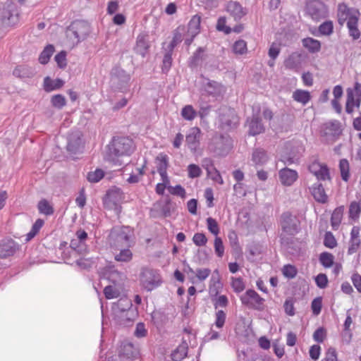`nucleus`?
<instances>
[{
    "label": "nucleus",
    "instance_id": "nucleus-61",
    "mask_svg": "<svg viewBox=\"0 0 361 361\" xmlns=\"http://www.w3.org/2000/svg\"><path fill=\"white\" fill-rule=\"evenodd\" d=\"M55 61L57 63V65L61 68H64L66 65V53L64 51H62L57 54L54 57Z\"/></svg>",
    "mask_w": 361,
    "mask_h": 361
},
{
    "label": "nucleus",
    "instance_id": "nucleus-28",
    "mask_svg": "<svg viewBox=\"0 0 361 361\" xmlns=\"http://www.w3.org/2000/svg\"><path fill=\"white\" fill-rule=\"evenodd\" d=\"M64 85V81L60 78L52 80L50 77L47 76L44 79V90L47 92H50L55 90L61 88Z\"/></svg>",
    "mask_w": 361,
    "mask_h": 361
},
{
    "label": "nucleus",
    "instance_id": "nucleus-1",
    "mask_svg": "<svg viewBox=\"0 0 361 361\" xmlns=\"http://www.w3.org/2000/svg\"><path fill=\"white\" fill-rule=\"evenodd\" d=\"M106 159L114 165L121 166L123 165L121 158L124 156L130 155L135 146L132 139L127 137H114L107 146Z\"/></svg>",
    "mask_w": 361,
    "mask_h": 361
},
{
    "label": "nucleus",
    "instance_id": "nucleus-41",
    "mask_svg": "<svg viewBox=\"0 0 361 361\" xmlns=\"http://www.w3.org/2000/svg\"><path fill=\"white\" fill-rule=\"evenodd\" d=\"M206 170L208 176H209L212 180L219 183L220 185L224 184V180L219 171L215 167H214L212 164L210 166H207Z\"/></svg>",
    "mask_w": 361,
    "mask_h": 361
},
{
    "label": "nucleus",
    "instance_id": "nucleus-49",
    "mask_svg": "<svg viewBox=\"0 0 361 361\" xmlns=\"http://www.w3.org/2000/svg\"><path fill=\"white\" fill-rule=\"evenodd\" d=\"M51 103L57 109H62L66 104V98L62 94H58L51 97Z\"/></svg>",
    "mask_w": 361,
    "mask_h": 361
},
{
    "label": "nucleus",
    "instance_id": "nucleus-23",
    "mask_svg": "<svg viewBox=\"0 0 361 361\" xmlns=\"http://www.w3.org/2000/svg\"><path fill=\"white\" fill-rule=\"evenodd\" d=\"M227 11L235 20H240L246 14L242 6L237 1L228 2L227 4Z\"/></svg>",
    "mask_w": 361,
    "mask_h": 361
},
{
    "label": "nucleus",
    "instance_id": "nucleus-10",
    "mask_svg": "<svg viewBox=\"0 0 361 361\" xmlns=\"http://www.w3.org/2000/svg\"><path fill=\"white\" fill-rule=\"evenodd\" d=\"M130 76L126 72L120 68H114L111 73V83L113 87L123 91L127 87Z\"/></svg>",
    "mask_w": 361,
    "mask_h": 361
},
{
    "label": "nucleus",
    "instance_id": "nucleus-47",
    "mask_svg": "<svg viewBox=\"0 0 361 361\" xmlns=\"http://www.w3.org/2000/svg\"><path fill=\"white\" fill-rule=\"evenodd\" d=\"M361 212V204L355 201L352 202L349 207V217L352 219H357Z\"/></svg>",
    "mask_w": 361,
    "mask_h": 361
},
{
    "label": "nucleus",
    "instance_id": "nucleus-64",
    "mask_svg": "<svg viewBox=\"0 0 361 361\" xmlns=\"http://www.w3.org/2000/svg\"><path fill=\"white\" fill-rule=\"evenodd\" d=\"M211 274V270L208 268L197 269L195 271V277L200 281H204Z\"/></svg>",
    "mask_w": 361,
    "mask_h": 361
},
{
    "label": "nucleus",
    "instance_id": "nucleus-34",
    "mask_svg": "<svg viewBox=\"0 0 361 361\" xmlns=\"http://www.w3.org/2000/svg\"><path fill=\"white\" fill-rule=\"evenodd\" d=\"M200 23L201 18L197 15L194 16L190 20L188 25V32L190 33L192 37H194L199 33L200 28Z\"/></svg>",
    "mask_w": 361,
    "mask_h": 361
},
{
    "label": "nucleus",
    "instance_id": "nucleus-50",
    "mask_svg": "<svg viewBox=\"0 0 361 361\" xmlns=\"http://www.w3.org/2000/svg\"><path fill=\"white\" fill-rule=\"evenodd\" d=\"M207 228L211 233L217 236L220 232L219 226L216 219L212 217H208L207 219Z\"/></svg>",
    "mask_w": 361,
    "mask_h": 361
},
{
    "label": "nucleus",
    "instance_id": "nucleus-26",
    "mask_svg": "<svg viewBox=\"0 0 361 361\" xmlns=\"http://www.w3.org/2000/svg\"><path fill=\"white\" fill-rule=\"evenodd\" d=\"M269 159L267 152L262 148H257L253 150L252 154V161L255 166L265 164Z\"/></svg>",
    "mask_w": 361,
    "mask_h": 361
},
{
    "label": "nucleus",
    "instance_id": "nucleus-3",
    "mask_svg": "<svg viewBox=\"0 0 361 361\" xmlns=\"http://www.w3.org/2000/svg\"><path fill=\"white\" fill-rule=\"evenodd\" d=\"M130 237L131 231L128 227H114L109 234L111 246L116 248L129 247Z\"/></svg>",
    "mask_w": 361,
    "mask_h": 361
},
{
    "label": "nucleus",
    "instance_id": "nucleus-21",
    "mask_svg": "<svg viewBox=\"0 0 361 361\" xmlns=\"http://www.w3.org/2000/svg\"><path fill=\"white\" fill-rule=\"evenodd\" d=\"M310 190L317 202L322 204H324L327 202L328 196L325 192V190L322 183L319 182L315 183L312 185Z\"/></svg>",
    "mask_w": 361,
    "mask_h": 361
},
{
    "label": "nucleus",
    "instance_id": "nucleus-44",
    "mask_svg": "<svg viewBox=\"0 0 361 361\" xmlns=\"http://www.w3.org/2000/svg\"><path fill=\"white\" fill-rule=\"evenodd\" d=\"M339 169L341 171V176L342 179L347 182L349 180L350 178V173H349V163L347 159H343L340 161L339 163Z\"/></svg>",
    "mask_w": 361,
    "mask_h": 361
},
{
    "label": "nucleus",
    "instance_id": "nucleus-2",
    "mask_svg": "<svg viewBox=\"0 0 361 361\" xmlns=\"http://www.w3.org/2000/svg\"><path fill=\"white\" fill-rule=\"evenodd\" d=\"M20 11L12 1H6L0 4V27H13L19 21Z\"/></svg>",
    "mask_w": 361,
    "mask_h": 361
},
{
    "label": "nucleus",
    "instance_id": "nucleus-7",
    "mask_svg": "<svg viewBox=\"0 0 361 361\" xmlns=\"http://www.w3.org/2000/svg\"><path fill=\"white\" fill-rule=\"evenodd\" d=\"M240 300L243 305L258 311H262L264 309V299L252 289L247 290L242 295Z\"/></svg>",
    "mask_w": 361,
    "mask_h": 361
},
{
    "label": "nucleus",
    "instance_id": "nucleus-35",
    "mask_svg": "<svg viewBox=\"0 0 361 361\" xmlns=\"http://www.w3.org/2000/svg\"><path fill=\"white\" fill-rule=\"evenodd\" d=\"M157 169L158 173L167 171L169 166V157L166 154H160L156 158Z\"/></svg>",
    "mask_w": 361,
    "mask_h": 361
},
{
    "label": "nucleus",
    "instance_id": "nucleus-8",
    "mask_svg": "<svg viewBox=\"0 0 361 361\" xmlns=\"http://www.w3.org/2000/svg\"><path fill=\"white\" fill-rule=\"evenodd\" d=\"M307 13L317 21L324 19L328 16L326 6L319 0H312L307 4Z\"/></svg>",
    "mask_w": 361,
    "mask_h": 361
},
{
    "label": "nucleus",
    "instance_id": "nucleus-45",
    "mask_svg": "<svg viewBox=\"0 0 361 361\" xmlns=\"http://www.w3.org/2000/svg\"><path fill=\"white\" fill-rule=\"evenodd\" d=\"M182 117L187 121H192L197 116V112L191 105H186L181 110Z\"/></svg>",
    "mask_w": 361,
    "mask_h": 361
},
{
    "label": "nucleus",
    "instance_id": "nucleus-32",
    "mask_svg": "<svg viewBox=\"0 0 361 361\" xmlns=\"http://www.w3.org/2000/svg\"><path fill=\"white\" fill-rule=\"evenodd\" d=\"M120 354L126 358H133L137 356L138 351L133 343H125L121 347Z\"/></svg>",
    "mask_w": 361,
    "mask_h": 361
},
{
    "label": "nucleus",
    "instance_id": "nucleus-51",
    "mask_svg": "<svg viewBox=\"0 0 361 361\" xmlns=\"http://www.w3.org/2000/svg\"><path fill=\"white\" fill-rule=\"evenodd\" d=\"M233 50L237 54H245L247 50L246 42L243 39L236 41L233 46Z\"/></svg>",
    "mask_w": 361,
    "mask_h": 361
},
{
    "label": "nucleus",
    "instance_id": "nucleus-53",
    "mask_svg": "<svg viewBox=\"0 0 361 361\" xmlns=\"http://www.w3.org/2000/svg\"><path fill=\"white\" fill-rule=\"evenodd\" d=\"M322 307V298L317 297L314 298L311 303V308L314 315H319Z\"/></svg>",
    "mask_w": 361,
    "mask_h": 361
},
{
    "label": "nucleus",
    "instance_id": "nucleus-22",
    "mask_svg": "<svg viewBox=\"0 0 361 361\" xmlns=\"http://www.w3.org/2000/svg\"><path fill=\"white\" fill-rule=\"evenodd\" d=\"M249 122V135H256L264 131L261 118L258 116H253Z\"/></svg>",
    "mask_w": 361,
    "mask_h": 361
},
{
    "label": "nucleus",
    "instance_id": "nucleus-4",
    "mask_svg": "<svg viewBox=\"0 0 361 361\" xmlns=\"http://www.w3.org/2000/svg\"><path fill=\"white\" fill-rule=\"evenodd\" d=\"M140 281L141 286L147 291L152 290L162 283L159 271L148 267L142 268Z\"/></svg>",
    "mask_w": 361,
    "mask_h": 361
},
{
    "label": "nucleus",
    "instance_id": "nucleus-9",
    "mask_svg": "<svg viewBox=\"0 0 361 361\" xmlns=\"http://www.w3.org/2000/svg\"><path fill=\"white\" fill-rule=\"evenodd\" d=\"M104 276L115 286L122 287L126 279V275L117 270L114 264H109L103 269Z\"/></svg>",
    "mask_w": 361,
    "mask_h": 361
},
{
    "label": "nucleus",
    "instance_id": "nucleus-14",
    "mask_svg": "<svg viewBox=\"0 0 361 361\" xmlns=\"http://www.w3.org/2000/svg\"><path fill=\"white\" fill-rule=\"evenodd\" d=\"M83 147L82 134L80 132L72 133L68 135L67 150L73 154H76L80 151Z\"/></svg>",
    "mask_w": 361,
    "mask_h": 361
},
{
    "label": "nucleus",
    "instance_id": "nucleus-31",
    "mask_svg": "<svg viewBox=\"0 0 361 361\" xmlns=\"http://www.w3.org/2000/svg\"><path fill=\"white\" fill-rule=\"evenodd\" d=\"M117 249L119 250V252L114 256L116 261L128 263L133 259V255L129 248L120 247Z\"/></svg>",
    "mask_w": 361,
    "mask_h": 361
},
{
    "label": "nucleus",
    "instance_id": "nucleus-42",
    "mask_svg": "<svg viewBox=\"0 0 361 361\" xmlns=\"http://www.w3.org/2000/svg\"><path fill=\"white\" fill-rule=\"evenodd\" d=\"M319 262L325 268H329L334 264V256L331 253L324 252L319 255Z\"/></svg>",
    "mask_w": 361,
    "mask_h": 361
},
{
    "label": "nucleus",
    "instance_id": "nucleus-40",
    "mask_svg": "<svg viewBox=\"0 0 361 361\" xmlns=\"http://www.w3.org/2000/svg\"><path fill=\"white\" fill-rule=\"evenodd\" d=\"M37 208L39 213L45 214L47 216H49L53 214L54 208L50 205L49 202L45 200H41L37 204Z\"/></svg>",
    "mask_w": 361,
    "mask_h": 361
},
{
    "label": "nucleus",
    "instance_id": "nucleus-18",
    "mask_svg": "<svg viewBox=\"0 0 361 361\" xmlns=\"http://www.w3.org/2000/svg\"><path fill=\"white\" fill-rule=\"evenodd\" d=\"M279 179L284 185H291L298 178V173L295 170L283 168L279 171Z\"/></svg>",
    "mask_w": 361,
    "mask_h": 361
},
{
    "label": "nucleus",
    "instance_id": "nucleus-11",
    "mask_svg": "<svg viewBox=\"0 0 361 361\" xmlns=\"http://www.w3.org/2000/svg\"><path fill=\"white\" fill-rule=\"evenodd\" d=\"M308 169L318 180H331V178L329 167L325 164H322L317 159H314L310 164Z\"/></svg>",
    "mask_w": 361,
    "mask_h": 361
},
{
    "label": "nucleus",
    "instance_id": "nucleus-20",
    "mask_svg": "<svg viewBox=\"0 0 361 361\" xmlns=\"http://www.w3.org/2000/svg\"><path fill=\"white\" fill-rule=\"evenodd\" d=\"M207 54L206 50L203 47H199L195 52L193 53L188 60V66L190 68H196L201 66L207 59Z\"/></svg>",
    "mask_w": 361,
    "mask_h": 361
},
{
    "label": "nucleus",
    "instance_id": "nucleus-62",
    "mask_svg": "<svg viewBox=\"0 0 361 361\" xmlns=\"http://www.w3.org/2000/svg\"><path fill=\"white\" fill-rule=\"evenodd\" d=\"M326 336V329L323 327L318 328L313 334V338L318 343H322Z\"/></svg>",
    "mask_w": 361,
    "mask_h": 361
},
{
    "label": "nucleus",
    "instance_id": "nucleus-30",
    "mask_svg": "<svg viewBox=\"0 0 361 361\" xmlns=\"http://www.w3.org/2000/svg\"><path fill=\"white\" fill-rule=\"evenodd\" d=\"M343 206L338 207L334 210L331 216V224L334 230L338 229L340 226L343 218Z\"/></svg>",
    "mask_w": 361,
    "mask_h": 361
},
{
    "label": "nucleus",
    "instance_id": "nucleus-39",
    "mask_svg": "<svg viewBox=\"0 0 361 361\" xmlns=\"http://www.w3.org/2000/svg\"><path fill=\"white\" fill-rule=\"evenodd\" d=\"M44 224V221L43 219H37L32 225L30 231L27 234L25 241L28 242L32 240L39 233Z\"/></svg>",
    "mask_w": 361,
    "mask_h": 361
},
{
    "label": "nucleus",
    "instance_id": "nucleus-13",
    "mask_svg": "<svg viewBox=\"0 0 361 361\" xmlns=\"http://www.w3.org/2000/svg\"><path fill=\"white\" fill-rule=\"evenodd\" d=\"M281 226L283 232L293 235L298 232L296 218L291 213L286 212L281 216Z\"/></svg>",
    "mask_w": 361,
    "mask_h": 361
},
{
    "label": "nucleus",
    "instance_id": "nucleus-55",
    "mask_svg": "<svg viewBox=\"0 0 361 361\" xmlns=\"http://www.w3.org/2000/svg\"><path fill=\"white\" fill-rule=\"evenodd\" d=\"M215 326L217 328H222L225 324L226 314L223 310H218L215 314Z\"/></svg>",
    "mask_w": 361,
    "mask_h": 361
},
{
    "label": "nucleus",
    "instance_id": "nucleus-63",
    "mask_svg": "<svg viewBox=\"0 0 361 361\" xmlns=\"http://www.w3.org/2000/svg\"><path fill=\"white\" fill-rule=\"evenodd\" d=\"M231 286L235 293H240L245 289V284L241 278L232 279Z\"/></svg>",
    "mask_w": 361,
    "mask_h": 361
},
{
    "label": "nucleus",
    "instance_id": "nucleus-15",
    "mask_svg": "<svg viewBox=\"0 0 361 361\" xmlns=\"http://www.w3.org/2000/svg\"><path fill=\"white\" fill-rule=\"evenodd\" d=\"M201 130L199 128L195 127L190 129L188 134L186 135V143L188 148L193 153L197 152L200 145V139Z\"/></svg>",
    "mask_w": 361,
    "mask_h": 361
},
{
    "label": "nucleus",
    "instance_id": "nucleus-56",
    "mask_svg": "<svg viewBox=\"0 0 361 361\" xmlns=\"http://www.w3.org/2000/svg\"><path fill=\"white\" fill-rule=\"evenodd\" d=\"M179 30L180 27H178L173 34V37L168 47L169 51H173L175 47L182 41V34Z\"/></svg>",
    "mask_w": 361,
    "mask_h": 361
},
{
    "label": "nucleus",
    "instance_id": "nucleus-52",
    "mask_svg": "<svg viewBox=\"0 0 361 361\" xmlns=\"http://www.w3.org/2000/svg\"><path fill=\"white\" fill-rule=\"evenodd\" d=\"M324 245L325 247L329 248H334L337 245L336 240L331 232H326L324 235Z\"/></svg>",
    "mask_w": 361,
    "mask_h": 361
},
{
    "label": "nucleus",
    "instance_id": "nucleus-25",
    "mask_svg": "<svg viewBox=\"0 0 361 361\" xmlns=\"http://www.w3.org/2000/svg\"><path fill=\"white\" fill-rule=\"evenodd\" d=\"M14 76L21 78L27 79L32 78L35 74V70L26 65L18 66L13 71Z\"/></svg>",
    "mask_w": 361,
    "mask_h": 361
},
{
    "label": "nucleus",
    "instance_id": "nucleus-33",
    "mask_svg": "<svg viewBox=\"0 0 361 361\" xmlns=\"http://www.w3.org/2000/svg\"><path fill=\"white\" fill-rule=\"evenodd\" d=\"M302 45L310 53H316L320 51L321 43L319 40L312 37H307L302 39Z\"/></svg>",
    "mask_w": 361,
    "mask_h": 361
},
{
    "label": "nucleus",
    "instance_id": "nucleus-36",
    "mask_svg": "<svg viewBox=\"0 0 361 361\" xmlns=\"http://www.w3.org/2000/svg\"><path fill=\"white\" fill-rule=\"evenodd\" d=\"M293 98L303 104H306L310 99V94L308 91L296 90L293 94Z\"/></svg>",
    "mask_w": 361,
    "mask_h": 361
},
{
    "label": "nucleus",
    "instance_id": "nucleus-24",
    "mask_svg": "<svg viewBox=\"0 0 361 361\" xmlns=\"http://www.w3.org/2000/svg\"><path fill=\"white\" fill-rule=\"evenodd\" d=\"M302 54L293 52L284 61V66L288 69H295L300 66L302 63Z\"/></svg>",
    "mask_w": 361,
    "mask_h": 361
},
{
    "label": "nucleus",
    "instance_id": "nucleus-16",
    "mask_svg": "<svg viewBox=\"0 0 361 361\" xmlns=\"http://www.w3.org/2000/svg\"><path fill=\"white\" fill-rule=\"evenodd\" d=\"M322 133L324 136H338L341 133V123L334 120L324 123L322 126Z\"/></svg>",
    "mask_w": 361,
    "mask_h": 361
},
{
    "label": "nucleus",
    "instance_id": "nucleus-19",
    "mask_svg": "<svg viewBox=\"0 0 361 361\" xmlns=\"http://www.w3.org/2000/svg\"><path fill=\"white\" fill-rule=\"evenodd\" d=\"M149 44L148 35L145 34H140L136 39V44L134 47L135 51L145 57L148 52Z\"/></svg>",
    "mask_w": 361,
    "mask_h": 361
},
{
    "label": "nucleus",
    "instance_id": "nucleus-5",
    "mask_svg": "<svg viewBox=\"0 0 361 361\" xmlns=\"http://www.w3.org/2000/svg\"><path fill=\"white\" fill-rule=\"evenodd\" d=\"M219 121L221 128L225 130L235 128L239 119L233 109L222 106L218 109Z\"/></svg>",
    "mask_w": 361,
    "mask_h": 361
},
{
    "label": "nucleus",
    "instance_id": "nucleus-46",
    "mask_svg": "<svg viewBox=\"0 0 361 361\" xmlns=\"http://www.w3.org/2000/svg\"><path fill=\"white\" fill-rule=\"evenodd\" d=\"M104 176V172L100 169L94 171H90L87 175V179L90 183H97Z\"/></svg>",
    "mask_w": 361,
    "mask_h": 361
},
{
    "label": "nucleus",
    "instance_id": "nucleus-43",
    "mask_svg": "<svg viewBox=\"0 0 361 361\" xmlns=\"http://www.w3.org/2000/svg\"><path fill=\"white\" fill-rule=\"evenodd\" d=\"M204 90L209 94L215 95L220 92V86L216 81L207 80L204 85Z\"/></svg>",
    "mask_w": 361,
    "mask_h": 361
},
{
    "label": "nucleus",
    "instance_id": "nucleus-17",
    "mask_svg": "<svg viewBox=\"0 0 361 361\" xmlns=\"http://www.w3.org/2000/svg\"><path fill=\"white\" fill-rule=\"evenodd\" d=\"M18 250V245L12 239L3 240L0 243V257L6 258L16 253Z\"/></svg>",
    "mask_w": 361,
    "mask_h": 361
},
{
    "label": "nucleus",
    "instance_id": "nucleus-57",
    "mask_svg": "<svg viewBox=\"0 0 361 361\" xmlns=\"http://www.w3.org/2000/svg\"><path fill=\"white\" fill-rule=\"evenodd\" d=\"M192 241L197 246H204L207 243V238L202 233H197L193 235Z\"/></svg>",
    "mask_w": 361,
    "mask_h": 361
},
{
    "label": "nucleus",
    "instance_id": "nucleus-6",
    "mask_svg": "<svg viewBox=\"0 0 361 361\" xmlns=\"http://www.w3.org/2000/svg\"><path fill=\"white\" fill-rule=\"evenodd\" d=\"M90 32V25L85 20H75L68 27L67 35H72L77 39V42L84 40Z\"/></svg>",
    "mask_w": 361,
    "mask_h": 361
},
{
    "label": "nucleus",
    "instance_id": "nucleus-27",
    "mask_svg": "<svg viewBox=\"0 0 361 361\" xmlns=\"http://www.w3.org/2000/svg\"><path fill=\"white\" fill-rule=\"evenodd\" d=\"M352 9L348 7L345 3L339 4L338 6V22L343 25L350 17L353 16Z\"/></svg>",
    "mask_w": 361,
    "mask_h": 361
},
{
    "label": "nucleus",
    "instance_id": "nucleus-12",
    "mask_svg": "<svg viewBox=\"0 0 361 361\" xmlns=\"http://www.w3.org/2000/svg\"><path fill=\"white\" fill-rule=\"evenodd\" d=\"M123 192L121 189L114 188L109 189L103 199L104 205L107 209L119 210L118 204L122 199Z\"/></svg>",
    "mask_w": 361,
    "mask_h": 361
},
{
    "label": "nucleus",
    "instance_id": "nucleus-48",
    "mask_svg": "<svg viewBox=\"0 0 361 361\" xmlns=\"http://www.w3.org/2000/svg\"><path fill=\"white\" fill-rule=\"evenodd\" d=\"M172 52L171 51H168L164 56L162 61V66L161 70L162 72L166 73L171 67L172 65Z\"/></svg>",
    "mask_w": 361,
    "mask_h": 361
},
{
    "label": "nucleus",
    "instance_id": "nucleus-29",
    "mask_svg": "<svg viewBox=\"0 0 361 361\" xmlns=\"http://www.w3.org/2000/svg\"><path fill=\"white\" fill-rule=\"evenodd\" d=\"M188 345L186 341H183L176 349L172 353L171 357L174 361H180L184 359L188 354Z\"/></svg>",
    "mask_w": 361,
    "mask_h": 361
},
{
    "label": "nucleus",
    "instance_id": "nucleus-58",
    "mask_svg": "<svg viewBox=\"0 0 361 361\" xmlns=\"http://www.w3.org/2000/svg\"><path fill=\"white\" fill-rule=\"evenodd\" d=\"M188 176L191 178L200 177L202 173L201 169L196 164H191L188 167Z\"/></svg>",
    "mask_w": 361,
    "mask_h": 361
},
{
    "label": "nucleus",
    "instance_id": "nucleus-37",
    "mask_svg": "<svg viewBox=\"0 0 361 361\" xmlns=\"http://www.w3.org/2000/svg\"><path fill=\"white\" fill-rule=\"evenodd\" d=\"M54 51V47L51 44L47 45L39 55V63L42 64L47 63L49 62L51 56H52Z\"/></svg>",
    "mask_w": 361,
    "mask_h": 361
},
{
    "label": "nucleus",
    "instance_id": "nucleus-54",
    "mask_svg": "<svg viewBox=\"0 0 361 361\" xmlns=\"http://www.w3.org/2000/svg\"><path fill=\"white\" fill-rule=\"evenodd\" d=\"M214 250L219 257H222L224 255V246L221 238L216 236L214 239Z\"/></svg>",
    "mask_w": 361,
    "mask_h": 361
},
{
    "label": "nucleus",
    "instance_id": "nucleus-60",
    "mask_svg": "<svg viewBox=\"0 0 361 361\" xmlns=\"http://www.w3.org/2000/svg\"><path fill=\"white\" fill-rule=\"evenodd\" d=\"M333 24L331 21H326L320 25L319 31L324 35H329L333 32Z\"/></svg>",
    "mask_w": 361,
    "mask_h": 361
},
{
    "label": "nucleus",
    "instance_id": "nucleus-38",
    "mask_svg": "<svg viewBox=\"0 0 361 361\" xmlns=\"http://www.w3.org/2000/svg\"><path fill=\"white\" fill-rule=\"evenodd\" d=\"M122 288V287L115 286L114 285H109L104 288V294L106 299L116 298L119 295Z\"/></svg>",
    "mask_w": 361,
    "mask_h": 361
},
{
    "label": "nucleus",
    "instance_id": "nucleus-59",
    "mask_svg": "<svg viewBox=\"0 0 361 361\" xmlns=\"http://www.w3.org/2000/svg\"><path fill=\"white\" fill-rule=\"evenodd\" d=\"M349 247L348 249V255H351L355 253L360 248L361 245V240L360 238L350 239Z\"/></svg>",
    "mask_w": 361,
    "mask_h": 361
}]
</instances>
